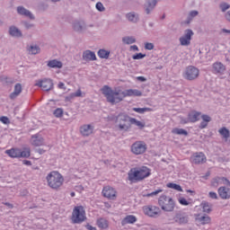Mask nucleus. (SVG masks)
I'll return each mask as SVG.
<instances>
[{"label":"nucleus","mask_w":230,"mask_h":230,"mask_svg":"<svg viewBox=\"0 0 230 230\" xmlns=\"http://www.w3.org/2000/svg\"><path fill=\"white\" fill-rule=\"evenodd\" d=\"M8 33L11 37H14L16 39H21V37H22V31H21L15 25L9 27Z\"/></svg>","instance_id":"nucleus-23"},{"label":"nucleus","mask_w":230,"mask_h":230,"mask_svg":"<svg viewBox=\"0 0 230 230\" xmlns=\"http://www.w3.org/2000/svg\"><path fill=\"white\" fill-rule=\"evenodd\" d=\"M202 121L199 124V128H206L208 127V124L211 121V118L209 115L203 114L201 115Z\"/></svg>","instance_id":"nucleus-32"},{"label":"nucleus","mask_w":230,"mask_h":230,"mask_svg":"<svg viewBox=\"0 0 230 230\" xmlns=\"http://www.w3.org/2000/svg\"><path fill=\"white\" fill-rule=\"evenodd\" d=\"M123 92H124V98H127V96H143V93L136 89H128Z\"/></svg>","instance_id":"nucleus-27"},{"label":"nucleus","mask_w":230,"mask_h":230,"mask_svg":"<svg viewBox=\"0 0 230 230\" xmlns=\"http://www.w3.org/2000/svg\"><path fill=\"white\" fill-rule=\"evenodd\" d=\"M226 71H227V66H226L224 63L217 61L212 64L211 73H213V75H217V76H224Z\"/></svg>","instance_id":"nucleus-12"},{"label":"nucleus","mask_w":230,"mask_h":230,"mask_svg":"<svg viewBox=\"0 0 230 230\" xmlns=\"http://www.w3.org/2000/svg\"><path fill=\"white\" fill-rule=\"evenodd\" d=\"M142 209L144 215L150 218H157L158 217H161V208L157 206L146 205L144 206Z\"/></svg>","instance_id":"nucleus-8"},{"label":"nucleus","mask_w":230,"mask_h":230,"mask_svg":"<svg viewBox=\"0 0 230 230\" xmlns=\"http://www.w3.org/2000/svg\"><path fill=\"white\" fill-rule=\"evenodd\" d=\"M49 188L58 191L64 186V176L58 171H52L46 176Z\"/></svg>","instance_id":"nucleus-3"},{"label":"nucleus","mask_w":230,"mask_h":230,"mask_svg":"<svg viewBox=\"0 0 230 230\" xmlns=\"http://www.w3.org/2000/svg\"><path fill=\"white\" fill-rule=\"evenodd\" d=\"M157 4V1L156 0H147L146 4H145L144 8L146 12V13H150L151 10H154V8L155 7V5Z\"/></svg>","instance_id":"nucleus-28"},{"label":"nucleus","mask_w":230,"mask_h":230,"mask_svg":"<svg viewBox=\"0 0 230 230\" xmlns=\"http://www.w3.org/2000/svg\"><path fill=\"white\" fill-rule=\"evenodd\" d=\"M4 206H7L10 209H13V205L12 203L5 202L4 203Z\"/></svg>","instance_id":"nucleus-58"},{"label":"nucleus","mask_w":230,"mask_h":230,"mask_svg":"<svg viewBox=\"0 0 230 230\" xmlns=\"http://www.w3.org/2000/svg\"><path fill=\"white\" fill-rule=\"evenodd\" d=\"M5 154L13 159H19L21 157L27 159L31 155V149L30 147H23L22 149L15 147L5 150Z\"/></svg>","instance_id":"nucleus-4"},{"label":"nucleus","mask_w":230,"mask_h":230,"mask_svg":"<svg viewBox=\"0 0 230 230\" xmlns=\"http://www.w3.org/2000/svg\"><path fill=\"white\" fill-rule=\"evenodd\" d=\"M22 24L25 30H31L32 28H35V24L31 23L30 22H22Z\"/></svg>","instance_id":"nucleus-46"},{"label":"nucleus","mask_w":230,"mask_h":230,"mask_svg":"<svg viewBox=\"0 0 230 230\" xmlns=\"http://www.w3.org/2000/svg\"><path fill=\"white\" fill-rule=\"evenodd\" d=\"M126 19L128 22H132V24H137L139 22V14L136 12H130L126 13Z\"/></svg>","instance_id":"nucleus-20"},{"label":"nucleus","mask_w":230,"mask_h":230,"mask_svg":"<svg viewBox=\"0 0 230 230\" xmlns=\"http://www.w3.org/2000/svg\"><path fill=\"white\" fill-rule=\"evenodd\" d=\"M218 133L221 136L222 139H224L225 141H227V139H229L230 137V130L227 129V128L226 127L219 128Z\"/></svg>","instance_id":"nucleus-29"},{"label":"nucleus","mask_w":230,"mask_h":230,"mask_svg":"<svg viewBox=\"0 0 230 230\" xmlns=\"http://www.w3.org/2000/svg\"><path fill=\"white\" fill-rule=\"evenodd\" d=\"M221 184H224L225 186H230V181L226 178L221 177Z\"/></svg>","instance_id":"nucleus-53"},{"label":"nucleus","mask_w":230,"mask_h":230,"mask_svg":"<svg viewBox=\"0 0 230 230\" xmlns=\"http://www.w3.org/2000/svg\"><path fill=\"white\" fill-rule=\"evenodd\" d=\"M137 222V217L136 216H127L123 220H122V226H125L127 224H136Z\"/></svg>","instance_id":"nucleus-34"},{"label":"nucleus","mask_w":230,"mask_h":230,"mask_svg":"<svg viewBox=\"0 0 230 230\" xmlns=\"http://www.w3.org/2000/svg\"><path fill=\"white\" fill-rule=\"evenodd\" d=\"M145 57H146V54L137 53L136 55H133L132 58L133 60H141L145 58Z\"/></svg>","instance_id":"nucleus-45"},{"label":"nucleus","mask_w":230,"mask_h":230,"mask_svg":"<svg viewBox=\"0 0 230 230\" xmlns=\"http://www.w3.org/2000/svg\"><path fill=\"white\" fill-rule=\"evenodd\" d=\"M119 130H128L130 128V117L125 113H119L115 119Z\"/></svg>","instance_id":"nucleus-6"},{"label":"nucleus","mask_w":230,"mask_h":230,"mask_svg":"<svg viewBox=\"0 0 230 230\" xmlns=\"http://www.w3.org/2000/svg\"><path fill=\"white\" fill-rule=\"evenodd\" d=\"M174 222H176V224H180V226H182L190 222V217L188 215L179 212L174 217Z\"/></svg>","instance_id":"nucleus-19"},{"label":"nucleus","mask_w":230,"mask_h":230,"mask_svg":"<svg viewBox=\"0 0 230 230\" xmlns=\"http://www.w3.org/2000/svg\"><path fill=\"white\" fill-rule=\"evenodd\" d=\"M23 164H25L26 166H31V162L28 160H24Z\"/></svg>","instance_id":"nucleus-60"},{"label":"nucleus","mask_w":230,"mask_h":230,"mask_svg":"<svg viewBox=\"0 0 230 230\" xmlns=\"http://www.w3.org/2000/svg\"><path fill=\"white\" fill-rule=\"evenodd\" d=\"M38 154H40V155H42V154L46 153V150L42 149V148H39L37 149Z\"/></svg>","instance_id":"nucleus-59"},{"label":"nucleus","mask_w":230,"mask_h":230,"mask_svg":"<svg viewBox=\"0 0 230 230\" xmlns=\"http://www.w3.org/2000/svg\"><path fill=\"white\" fill-rule=\"evenodd\" d=\"M31 144L33 146H42L44 145V138L40 135H33L31 138Z\"/></svg>","instance_id":"nucleus-22"},{"label":"nucleus","mask_w":230,"mask_h":230,"mask_svg":"<svg viewBox=\"0 0 230 230\" xmlns=\"http://www.w3.org/2000/svg\"><path fill=\"white\" fill-rule=\"evenodd\" d=\"M28 51L31 55H39V53H40V47L37 45H31Z\"/></svg>","instance_id":"nucleus-35"},{"label":"nucleus","mask_w":230,"mask_h":230,"mask_svg":"<svg viewBox=\"0 0 230 230\" xmlns=\"http://www.w3.org/2000/svg\"><path fill=\"white\" fill-rule=\"evenodd\" d=\"M109 55H111V52L105 49H100L98 51V56L100 57V58H109Z\"/></svg>","instance_id":"nucleus-40"},{"label":"nucleus","mask_w":230,"mask_h":230,"mask_svg":"<svg viewBox=\"0 0 230 230\" xmlns=\"http://www.w3.org/2000/svg\"><path fill=\"white\" fill-rule=\"evenodd\" d=\"M190 17H197L199 15V12L198 11H191L190 13Z\"/></svg>","instance_id":"nucleus-56"},{"label":"nucleus","mask_w":230,"mask_h":230,"mask_svg":"<svg viewBox=\"0 0 230 230\" xmlns=\"http://www.w3.org/2000/svg\"><path fill=\"white\" fill-rule=\"evenodd\" d=\"M146 143L145 141H136L131 146V152L135 155H143L146 152Z\"/></svg>","instance_id":"nucleus-10"},{"label":"nucleus","mask_w":230,"mask_h":230,"mask_svg":"<svg viewBox=\"0 0 230 230\" xmlns=\"http://www.w3.org/2000/svg\"><path fill=\"white\" fill-rule=\"evenodd\" d=\"M122 42L124 44H134L136 43V38L134 36H125L122 38Z\"/></svg>","instance_id":"nucleus-37"},{"label":"nucleus","mask_w":230,"mask_h":230,"mask_svg":"<svg viewBox=\"0 0 230 230\" xmlns=\"http://www.w3.org/2000/svg\"><path fill=\"white\" fill-rule=\"evenodd\" d=\"M47 66L49 67H52L54 69H62V62L61 61H58L57 59H53V60H50L48 62Z\"/></svg>","instance_id":"nucleus-30"},{"label":"nucleus","mask_w":230,"mask_h":230,"mask_svg":"<svg viewBox=\"0 0 230 230\" xmlns=\"http://www.w3.org/2000/svg\"><path fill=\"white\" fill-rule=\"evenodd\" d=\"M64 115V111L60 108H58L54 111V116L56 118H62V116Z\"/></svg>","instance_id":"nucleus-44"},{"label":"nucleus","mask_w":230,"mask_h":230,"mask_svg":"<svg viewBox=\"0 0 230 230\" xmlns=\"http://www.w3.org/2000/svg\"><path fill=\"white\" fill-rule=\"evenodd\" d=\"M159 193H163V190L160 189V190H157L153 191L151 193H148V194L146 195V197H155V196L159 195Z\"/></svg>","instance_id":"nucleus-49"},{"label":"nucleus","mask_w":230,"mask_h":230,"mask_svg":"<svg viewBox=\"0 0 230 230\" xmlns=\"http://www.w3.org/2000/svg\"><path fill=\"white\" fill-rule=\"evenodd\" d=\"M178 200L181 206H190V202H188V200H186L184 198H179Z\"/></svg>","instance_id":"nucleus-51"},{"label":"nucleus","mask_w":230,"mask_h":230,"mask_svg":"<svg viewBox=\"0 0 230 230\" xmlns=\"http://www.w3.org/2000/svg\"><path fill=\"white\" fill-rule=\"evenodd\" d=\"M73 28L75 31H84V30L87 29V25H85L84 21H75L73 23Z\"/></svg>","instance_id":"nucleus-24"},{"label":"nucleus","mask_w":230,"mask_h":230,"mask_svg":"<svg viewBox=\"0 0 230 230\" xmlns=\"http://www.w3.org/2000/svg\"><path fill=\"white\" fill-rule=\"evenodd\" d=\"M220 199L227 200L230 198V189L227 187H220L217 190Z\"/></svg>","instance_id":"nucleus-21"},{"label":"nucleus","mask_w":230,"mask_h":230,"mask_svg":"<svg viewBox=\"0 0 230 230\" xmlns=\"http://www.w3.org/2000/svg\"><path fill=\"white\" fill-rule=\"evenodd\" d=\"M86 218L87 217L85 216V209H84V207H75L72 213V222L74 224H82V222H85Z\"/></svg>","instance_id":"nucleus-7"},{"label":"nucleus","mask_w":230,"mask_h":230,"mask_svg":"<svg viewBox=\"0 0 230 230\" xmlns=\"http://www.w3.org/2000/svg\"><path fill=\"white\" fill-rule=\"evenodd\" d=\"M200 116H202V113L200 111H190L188 113L187 119H184V118L181 119V123L182 125H186V123H197V121L200 119Z\"/></svg>","instance_id":"nucleus-11"},{"label":"nucleus","mask_w":230,"mask_h":230,"mask_svg":"<svg viewBox=\"0 0 230 230\" xmlns=\"http://www.w3.org/2000/svg\"><path fill=\"white\" fill-rule=\"evenodd\" d=\"M64 85H65L64 83H59L58 84V88L59 89H64Z\"/></svg>","instance_id":"nucleus-64"},{"label":"nucleus","mask_w":230,"mask_h":230,"mask_svg":"<svg viewBox=\"0 0 230 230\" xmlns=\"http://www.w3.org/2000/svg\"><path fill=\"white\" fill-rule=\"evenodd\" d=\"M190 159L193 164H204V163L207 161L206 155H204L202 152L194 153Z\"/></svg>","instance_id":"nucleus-15"},{"label":"nucleus","mask_w":230,"mask_h":230,"mask_svg":"<svg viewBox=\"0 0 230 230\" xmlns=\"http://www.w3.org/2000/svg\"><path fill=\"white\" fill-rule=\"evenodd\" d=\"M191 37H193V31L185 30L184 34L179 39L181 46H190L191 44Z\"/></svg>","instance_id":"nucleus-13"},{"label":"nucleus","mask_w":230,"mask_h":230,"mask_svg":"<svg viewBox=\"0 0 230 230\" xmlns=\"http://www.w3.org/2000/svg\"><path fill=\"white\" fill-rule=\"evenodd\" d=\"M137 80H139V82H146V78H145L143 76H138Z\"/></svg>","instance_id":"nucleus-62"},{"label":"nucleus","mask_w":230,"mask_h":230,"mask_svg":"<svg viewBox=\"0 0 230 230\" xmlns=\"http://www.w3.org/2000/svg\"><path fill=\"white\" fill-rule=\"evenodd\" d=\"M80 134L84 137H89L94 132V126L91 124H84L83 126L80 127Z\"/></svg>","instance_id":"nucleus-16"},{"label":"nucleus","mask_w":230,"mask_h":230,"mask_svg":"<svg viewBox=\"0 0 230 230\" xmlns=\"http://www.w3.org/2000/svg\"><path fill=\"white\" fill-rule=\"evenodd\" d=\"M102 193L105 199H109L110 200H115L116 199V190L111 186L104 187Z\"/></svg>","instance_id":"nucleus-14"},{"label":"nucleus","mask_w":230,"mask_h":230,"mask_svg":"<svg viewBox=\"0 0 230 230\" xmlns=\"http://www.w3.org/2000/svg\"><path fill=\"white\" fill-rule=\"evenodd\" d=\"M167 187L172 188V190H176L177 191H182V187L175 183H169L167 184Z\"/></svg>","instance_id":"nucleus-43"},{"label":"nucleus","mask_w":230,"mask_h":230,"mask_svg":"<svg viewBox=\"0 0 230 230\" xmlns=\"http://www.w3.org/2000/svg\"><path fill=\"white\" fill-rule=\"evenodd\" d=\"M219 184H222V181L220 180V177L214 178L212 180V186H214L215 188H217Z\"/></svg>","instance_id":"nucleus-47"},{"label":"nucleus","mask_w":230,"mask_h":230,"mask_svg":"<svg viewBox=\"0 0 230 230\" xmlns=\"http://www.w3.org/2000/svg\"><path fill=\"white\" fill-rule=\"evenodd\" d=\"M80 96H82V91L77 90L75 93H73L69 96H67L66 100H73V98H80Z\"/></svg>","instance_id":"nucleus-42"},{"label":"nucleus","mask_w":230,"mask_h":230,"mask_svg":"<svg viewBox=\"0 0 230 230\" xmlns=\"http://www.w3.org/2000/svg\"><path fill=\"white\" fill-rule=\"evenodd\" d=\"M102 94H104L107 102L109 103H111V105L119 103V102H123V99L125 98V93L123 90L121 89L112 90V88L107 85L102 88Z\"/></svg>","instance_id":"nucleus-2"},{"label":"nucleus","mask_w":230,"mask_h":230,"mask_svg":"<svg viewBox=\"0 0 230 230\" xmlns=\"http://www.w3.org/2000/svg\"><path fill=\"white\" fill-rule=\"evenodd\" d=\"M130 126L135 125L138 128H145V123L136 119L135 118L130 117Z\"/></svg>","instance_id":"nucleus-36"},{"label":"nucleus","mask_w":230,"mask_h":230,"mask_svg":"<svg viewBox=\"0 0 230 230\" xmlns=\"http://www.w3.org/2000/svg\"><path fill=\"white\" fill-rule=\"evenodd\" d=\"M197 222L201 224V226H206L207 224H211V217L209 216H199L196 218Z\"/></svg>","instance_id":"nucleus-31"},{"label":"nucleus","mask_w":230,"mask_h":230,"mask_svg":"<svg viewBox=\"0 0 230 230\" xmlns=\"http://www.w3.org/2000/svg\"><path fill=\"white\" fill-rule=\"evenodd\" d=\"M96 224L99 229H102V230L109 229V220H107L106 218L101 217L97 219Z\"/></svg>","instance_id":"nucleus-26"},{"label":"nucleus","mask_w":230,"mask_h":230,"mask_svg":"<svg viewBox=\"0 0 230 230\" xmlns=\"http://www.w3.org/2000/svg\"><path fill=\"white\" fill-rule=\"evenodd\" d=\"M154 48H155L154 43H150V42L145 43V49H147L148 51H152Z\"/></svg>","instance_id":"nucleus-50"},{"label":"nucleus","mask_w":230,"mask_h":230,"mask_svg":"<svg viewBox=\"0 0 230 230\" xmlns=\"http://www.w3.org/2000/svg\"><path fill=\"white\" fill-rule=\"evenodd\" d=\"M158 204L163 211H166L168 213H172V211L175 209V201L173 199L166 195H162L159 198Z\"/></svg>","instance_id":"nucleus-5"},{"label":"nucleus","mask_w":230,"mask_h":230,"mask_svg":"<svg viewBox=\"0 0 230 230\" xmlns=\"http://www.w3.org/2000/svg\"><path fill=\"white\" fill-rule=\"evenodd\" d=\"M230 5L228 4L223 3L220 4V9L222 12H226V10H229Z\"/></svg>","instance_id":"nucleus-52"},{"label":"nucleus","mask_w":230,"mask_h":230,"mask_svg":"<svg viewBox=\"0 0 230 230\" xmlns=\"http://www.w3.org/2000/svg\"><path fill=\"white\" fill-rule=\"evenodd\" d=\"M201 208H203L204 213H209V211H211V205L208 201H203Z\"/></svg>","instance_id":"nucleus-41"},{"label":"nucleus","mask_w":230,"mask_h":230,"mask_svg":"<svg viewBox=\"0 0 230 230\" xmlns=\"http://www.w3.org/2000/svg\"><path fill=\"white\" fill-rule=\"evenodd\" d=\"M16 11L19 15L27 17L28 19H31V21H35V15H33V13L30 12V10L24 8V6H18Z\"/></svg>","instance_id":"nucleus-18"},{"label":"nucleus","mask_w":230,"mask_h":230,"mask_svg":"<svg viewBox=\"0 0 230 230\" xmlns=\"http://www.w3.org/2000/svg\"><path fill=\"white\" fill-rule=\"evenodd\" d=\"M199 75L200 70H199V68H197L194 66H189L185 68L183 72V78H185V80H189L191 82L193 80H197Z\"/></svg>","instance_id":"nucleus-9"},{"label":"nucleus","mask_w":230,"mask_h":230,"mask_svg":"<svg viewBox=\"0 0 230 230\" xmlns=\"http://www.w3.org/2000/svg\"><path fill=\"white\" fill-rule=\"evenodd\" d=\"M0 121H2V123L4 125H8V123H10V119L7 117H1Z\"/></svg>","instance_id":"nucleus-54"},{"label":"nucleus","mask_w":230,"mask_h":230,"mask_svg":"<svg viewBox=\"0 0 230 230\" xmlns=\"http://www.w3.org/2000/svg\"><path fill=\"white\" fill-rule=\"evenodd\" d=\"M86 229H88V230H96V227H94V226H93L91 225H87L86 226Z\"/></svg>","instance_id":"nucleus-61"},{"label":"nucleus","mask_w":230,"mask_h":230,"mask_svg":"<svg viewBox=\"0 0 230 230\" xmlns=\"http://www.w3.org/2000/svg\"><path fill=\"white\" fill-rule=\"evenodd\" d=\"M172 134H177L178 136H188V131L182 128H173L172 130Z\"/></svg>","instance_id":"nucleus-39"},{"label":"nucleus","mask_w":230,"mask_h":230,"mask_svg":"<svg viewBox=\"0 0 230 230\" xmlns=\"http://www.w3.org/2000/svg\"><path fill=\"white\" fill-rule=\"evenodd\" d=\"M84 60H96V54L91 50H85L83 53Z\"/></svg>","instance_id":"nucleus-33"},{"label":"nucleus","mask_w":230,"mask_h":230,"mask_svg":"<svg viewBox=\"0 0 230 230\" xmlns=\"http://www.w3.org/2000/svg\"><path fill=\"white\" fill-rule=\"evenodd\" d=\"M37 87H40L42 91H51L53 89V81L50 79H44L35 84Z\"/></svg>","instance_id":"nucleus-17"},{"label":"nucleus","mask_w":230,"mask_h":230,"mask_svg":"<svg viewBox=\"0 0 230 230\" xmlns=\"http://www.w3.org/2000/svg\"><path fill=\"white\" fill-rule=\"evenodd\" d=\"M22 93V85L21 84H16L14 85V91L9 95L11 100H15L19 94Z\"/></svg>","instance_id":"nucleus-25"},{"label":"nucleus","mask_w":230,"mask_h":230,"mask_svg":"<svg viewBox=\"0 0 230 230\" xmlns=\"http://www.w3.org/2000/svg\"><path fill=\"white\" fill-rule=\"evenodd\" d=\"M152 175V170L146 166L142 167H135L130 169L128 172V181L131 182V184H135L136 182H141V181H145L147 177Z\"/></svg>","instance_id":"nucleus-1"},{"label":"nucleus","mask_w":230,"mask_h":230,"mask_svg":"<svg viewBox=\"0 0 230 230\" xmlns=\"http://www.w3.org/2000/svg\"><path fill=\"white\" fill-rule=\"evenodd\" d=\"M208 196L210 197V199H218V195H217L216 192H209Z\"/></svg>","instance_id":"nucleus-55"},{"label":"nucleus","mask_w":230,"mask_h":230,"mask_svg":"<svg viewBox=\"0 0 230 230\" xmlns=\"http://www.w3.org/2000/svg\"><path fill=\"white\" fill-rule=\"evenodd\" d=\"M130 49L132 51H139V48H137V45H132L130 46Z\"/></svg>","instance_id":"nucleus-57"},{"label":"nucleus","mask_w":230,"mask_h":230,"mask_svg":"<svg viewBox=\"0 0 230 230\" xmlns=\"http://www.w3.org/2000/svg\"><path fill=\"white\" fill-rule=\"evenodd\" d=\"M95 7L98 12H105V6H103V4H102V2H98Z\"/></svg>","instance_id":"nucleus-48"},{"label":"nucleus","mask_w":230,"mask_h":230,"mask_svg":"<svg viewBox=\"0 0 230 230\" xmlns=\"http://www.w3.org/2000/svg\"><path fill=\"white\" fill-rule=\"evenodd\" d=\"M133 111L138 114H145V112H152L154 110L152 108H133Z\"/></svg>","instance_id":"nucleus-38"},{"label":"nucleus","mask_w":230,"mask_h":230,"mask_svg":"<svg viewBox=\"0 0 230 230\" xmlns=\"http://www.w3.org/2000/svg\"><path fill=\"white\" fill-rule=\"evenodd\" d=\"M222 33H230V30L222 29Z\"/></svg>","instance_id":"nucleus-63"}]
</instances>
